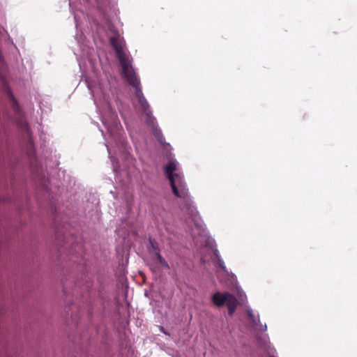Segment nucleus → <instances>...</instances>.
<instances>
[{
	"label": "nucleus",
	"mask_w": 357,
	"mask_h": 357,
	"mask_svg": "<svg viewBox=\"0 0 357 357\" xmlns=\"http://www.w3.org/2000/svg\"><path fill=\"white\" fill-rule=\"evenodd\" d=\"M111 45L114 49L116 56L122 67V75L127 82L135 87V96L137 99V107L147 116L151 112L149 105L139 89V80L138 79L132 66V59L127 53L125 47V41L120 36L110 38Z\"/></svg>",
	"instance_id": "1"
},
{
	"label": "nucleus",
	"mask_w": 357,
	"mask_h": 357,
	"mask_svg": "<svg viewBox=\"0 0 357 357\" xmlns=\"http://www.w3.org/2000/svg\"><path fill=\"white\" fill-rule=\"evenodd\" d=\"M165 174L168 177L173 193L177 197L183 199L187 206L188 215H190L196 227L199 229V232L204 231L202 222L199 215L195 207L192 205V201L189 197L188 189L183 181V176L178 168L176 161L169 162L165 168Z\"/></svg>",
	"instance_id": "2"
},
{
	"label": "nucleus",
	"mask_w": 357,
	"mask_h": 357,
	"mask_svg": "<svg viewBox=\"0 0 357 357\" xmlns=\"http://www.w3.org/2000/svg\"><path fill=\"white\" fill-rule=\"evenodd\" d=\"M213 303L217 306H222L226 304L229 309V313L231 315L237 306L236 297L227 292H216L212 296Z\"/></svg>",
	"instance_id": "3"
},
{
	"label": "nucleus",
	"mask_w": 357,
	"mask_h": 357,
	"mask_svg": "<svg viewBox=\"0 0 357 357\" xmlns=\"http://www.w3.org/2000/svg\"><path fill=\"white\" fill-rule=\"evenodd\" d=\"M156 257H157V259H158L160 264L165 267H168V265L166 263V261H165V259L161 257V255L160 254H157L156 255Z\"/></svg>",
	"instance_id": "4"
},
{
	"label": "nucleus",
	"mask_w": 357,
	"mask_h": 357,
	"mask_svg": "<svg viewBox=\"0 0 357 357\" xmlns=\"http://www.w3.org/2000/svg\"><path fill=\"white\" fill-rule=\"evenodd\" d=\"M220 266L222 268H225V266L223 265V263L222 261L220 262Z\"/></svg>",
	"instance_id": "5"
}]
</instances>
